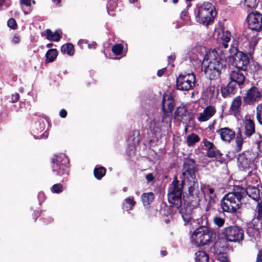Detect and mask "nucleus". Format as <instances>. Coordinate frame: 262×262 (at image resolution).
Masks as SVG:
<instances>
[{"instance_id":"obj_52","label":"nucleus","mask_w":262,"mask_h":262,"mask_svg":"<svg viewBox=\"0 0 262 262\" xmlns=\"http://www.w3.org/2000/svg\"><path fill=\"white\" fill-rule=\"evenodd\" d=\"M145 178H146V179L147 180V181H148V182L152 181L154 180V177L152 174L151 173H148L146 176Z\"/></svg>"},{"instance_id":"obj_29","label":"nucleus","mask_w":262,"mask_h":262,"mask_svg":"<svg viewBox=\"0 0 262 262\" xmlns=\"http://www.w3.org/2000/svg\"><path fill=\"white\" fill-rule=\"evenodd\" d=\"M142 200L144 206L149 205L154 199V194L152 192L144 193L142 195Z\"/></svg>"},{"instance_id":"obj_49","label":"nucleus","mask_w":262,"mask_h":262,"mask_svg":"<svg viewBox=\"0 0 262 262\" xmlns=\"http://www.w3.org/2000/svg\"><path fill=\"white\" fill-rule=\"evenodd\" d=\"M254 140L256 144H257L259 141L262 140V136L258 133H255L254 135Z\"/></svg>"},{"instance_id":"obj_62","label":"nucleus","mask_w":262,"mask_h":262,"mask_svg":"<svg viewBox=\"0 0 262 262\" xmlns=\"http://www.w3.org/2000/svg\"><path fill=\"white\" fill-rule=\"evenodd\" d=\"M161 253L163 256H165L166 255V252L165 251H161Z\"/></svg>"},{"instance_id":"obj_23","label":"nucleus","mask_w":262,"mask_h":262,"mask_svg":"<svg viewBox=\"0 0 262 262\" xmlns=\"http://www.w3.org/2000/svg\"><path fill=\"white\" fill-rule=\"evenodd\" d=\"M245 135L251 136L255 133V126L253 121L251 119H246L245 121Z\"/></svg>"},{"instance_id":"obj_21","label":"nucleus","mask_w":262,"mask_h":262,"mask_svg":"<svg viewBox=\"0 0 262 262\" xmlns=\"http://www.w3.org/2000/svg\"><path fill=\"white\" fill-rule=\"evenodd\" d=\"M231 40V33L228 31H222L219 35L220 46L226 49L228 47V43Z\"/></svg>"},{"instance_id":"obj_43","label":"nucleus","mask_w":262,"mask_h":262,"mask_svg":"<svg viewBox=\"0 0 262 262\" xmlns=\"http://www.w3.org/2000/svg\"><path fill=\"white\" fill-rule=\"evenodd\" d=\"M51 190L54 193H59L62 191V186L60 184H56L51 188Z\"/></svg>"},{"instance_id":"obj_14","label":"nucleus","mask_w":262,"mask_h":262,"mask_svg":"<svg viewBox=\"0 0 262 262\" xmlns=\"http://www.w3.org/2000/svg\"><path fill=\"white\" fill-rule=\"evenodd\" d=\"M249 62V58L247 55L242 52H238L233 57L232 64L235 68L246 71Z\"/></svg>"},{"instance_id":"obj_41","label":"nucleus","mask_w":262,"mask_h":262,"mask_svg":"<svg viewBox=\"0 0 262 262\" xmlns=\"http://www.w3.org/2000/svg\"><path fill=\"white\" fill-rule=\"evenodd\" d=\"M208 91L212 97H217L219 94V89L214 85L210 86L208 88Z\"/></svg>"},{"instance_id":"obj_30","label":"nucleus","mask_w":262,"mask_h":262,"mask_svg":"<svg viewBox=\"0 0 262 262\" xmlns=\"http://www.w3.org/2000/svg\"><path fill=\"white\" fill-rule=\"evenodd\" d=\"M57 56V51L56 49H52L48 51L46 54V61L53 62Z\"/></svg>"},{"instance_id":"obj_24","label":"nucleus","mask_w":262,"mask_h":262,"mask_svg":"<svg viewBox=\"0 0 262 262\" xmlns=\"http://www.w3.org/2000/svg\"><path fill=\"white\" fill-rule=\"evenodd\" d=\"M188 113L184 106L178 107L175 112L177 117H180L181 121H186L188 118Z\"/></svg>"},{"instance_id":"obj_54","label":"nucleus","mask_w":262,"mask_h":262,"mask_svg":"<svg viewBox=\"0 0 262 262\" xmlns=\"http://www.w3.org/2000/svg\"><path fill=\"white\" fill-rule=\"evenodd\" d=\"M19 41L20 39L18 36H14L12 39V42L15 44L19 43Z\"/></svg>"},{"instance_id":"obj_25","label":"nucleus","mask_w":262,"mask_h":262,"mask_svg":"<svg viewBox=\"0 0 262 262\" xmlns=\"http://www.w3.org/2000/svg\"><path fill=\"white\" fill-rule=\"evenodd\" d=\"M242 104V99L240 96L236 97L232 101L230 110L234 114H237L239 112L240 107Z\"/></svg>"},{"instance_id":"obj_8","label":"nucleus","mask_w":262,"mask_h":262,"mask_svg":"<svg viewBox=\"0 0 262 262\" xmlns=\"http://www.w3.org/2000/svg\"><path fill=\"white\" fill-rule=\"evenodd\" d=\"M215 237L213 230H193L190 233L191 242L197 246L206 245Z\"/></svg>"},{"instance_id":"obj_13","label":"nucleus","mask_w":262,"mask_h":262,"mask_svg":"<svg viewBox=\"0 0 262 262\" xmlns=\"http://www.w3.org/2000/svg\"><path fill=\"white\" fill-rule=\"evenodd\" d=\"M247 21L249 28L251 30H262V14L257 12L251 13L247 16Z\"/></svg>"},{"instance_id":"obj_45","label":"nucleus","mask_w":262,"mask_h":262,"mask_svg":"<svg viewBox=\"0 0 262 262\" xmlns=\"http://www.w3.org/2000/svg\"><path fill=\"white\" fill-rule=\"evenodd\" d=\"M213 221L214 224L216 225L219 228L221 227L224 224V220L220 217H215Z\"/></svg>"},{"instance_id":"obj_42","label":"nucleus","mask_w":262,"mask_h":262,"mask_svg":"<svg viewBox=\"0 0 262 262\" xmlns=\"http://www.w3.org/2000/svg\"><path fill=\"white\" fill-rule=\"evenodd\" d=\"M236 143L238 150H240L243 143V140L240 132L237 134L236 138Z\"/></svg>"},{"instance_id":"obj_12","label":"nucleus","mask_w":262,"mask_h":262,"mask_svg":"<svg viewBox=\"0 0 262 262\" xmlns=\"http://www.w3.org/2000/svg\"><path fill=\"white\" fill-rule=\"evenodd\" d=\"M257 155L247 151L243 154L239 155L238 158V166L240 168L245 170L250 168L253 164L254 159Z\"/></svg>"},{"instance_id":"obj_58","label":"nucleus","mask_w":262,"mask_h":262,"mask_svg":"<svg viewBox=\"0 0 262 262\" xmlns=\"http://www.w3.org/2000/svg\"><path fill=\"white\" fill-rule=\"evenodd\" d=\"M164 71H165V69H162L158 70L157 72V75L159 77L162 76L163 75V74H164Z\"/></svg>"},{"instance_id":"obj_47","label":"nucleus","mask_w":262,"mask_h":262,"mask_svg":"<svg viewBox=\"0 0 262 262\" xmlns=\"http://www.w3.org/2000/svg\"><path fill=\"white\" fill-rule=\"evenodd\" d=\"M256 211L258 213L257 219H260L262 217V206L258 203L256 208Z\"/></svg>"},{"instance_id":"obj_57","label":"nucleus","mask_w":262,"mask_h":262,"mask_svg":"<svg viewBox=\"0 0 262 262\" xmlns=\"http://www.w3.org/2000/svg\"><path fill=\"white\" fill-rule=\"evenodd\" d=\"M257 145V148L259 150V151L262 152V140L259 141V142L256 144Z\"/></svg>"},{"instance_id":"obj_59","label":"nucleus","mask_w":262,"mask_h":262,"mask_svg":"<svg viewBox=\"0 0 262 262\" xmlns=\"http://www.w3.org/2000/svg\"><path fill=\"white\" fill-rule=\"evenodd\" d=\"M52 1L54 4L57 5H59V4L61 2V0H52Z\"/></svg>"},{"instance_id":"obj_55","label":"nucleus","mask_w":262,"mask_h":262,"mask_svg":"<svg viewBox=\"0 0 262 262\" xmlns=\"http://www.w3.org/2000/svg\"><path fill=\"white\" fill-rule=\"evenodd\" d=\"M257 262H262V251L257 255Z\"/></svg>"},{"instance_id":"obj_18","label":"nucleus","mask_w":262,"mask_h":262,"mask_svg":"<svg viewBox=\"0 0 262 262\" xmlns=\"http://www.w3.org/2000/svg\"><path fill=\"white\" fill-rule=\"evenodd\" d=\"M244 230H225L223 236L227 241L236 242L243 239Z\"/></svg>"},{"instance_id":"obj_4","label":"nucleus","mask_w":262,"mask_h":262,"mask_svg":"<svg viewBox=\"0 0 262 262\" xmlns=\"http://www.w3.org/2000/svg\"><path fill=\"white\" fill-rule=\"evenodd\" d=\"M245 191L243 187L235 186L233 191L226 194L221 201V206L224 211L235 213L242 204Z\"/></svg>"},{"instance_id":"obj_2","label":"nucleus","mask_w":262,"mask_h":262,"mask_svg":"<svg viewBox=\"0 0 262 262\" xmlns=\"http://www.w3.org/2000/svg\"><path fill=\"white\" fill-rule=\"evenodd\" d=\"M191 52L197 56L196 60L202 61L204 71L210 79L218 77L226 67V57L219 49L207 50L205 47L198 46Z\"/></svg>"},{"instance_id":"obj_7","label":"nucleus","mask_w":262,"mask_h":262,"mask_svg":"<svg viewBox=\"0 0 262 262\" xmlns=\"http://www.w3.org/2000/svg\"><path fill=\"white\" fill-rule=\"evenodd\" d=\"M194 15L198 23L208 26L213 21L216 12L212 4L205 2L196 5Z\"/></svg>"},{"instance_id":"obj_48","label":"nucleus","mask_w":262,"mask_h":262,"mask_svg":"<svg viewBox=\"0 0 262 262\" xmlns=\"http://www.w3.org/2000/svg\"><path fill=\"white\" fill-rule=\"evenodd\" d=\"M181 18L183 19L184 21H187L189 19L188 15V12L186 10H184L181 14Z\"/></svg>"},{"instance_id":"obj_34","label":"nucleus","mask_w":262,"mask_h":262,"mask_svg":"<svg viewBox=\"0 0 262 262\" xmlns=\"http://www.w3.org/2000/svg\"><path fill=\"white\" fill-rule=\"evenodd\" d=\"M105 172L106 169L103 167H96L94 170L95 177L97 179H101L104 176Z\"/></svg>"},{"instance_id":"obj_32","label":"nucleus","mask_w":262,"mask_h":262,"mask_svg":"<svg viewBox=\"0 0 262 262\" xmlns=\"http://www.w3.org/2000/svg\"><path fill=\"white\" fill-rule=\"evenodd\" d=\"M200 141L199 137L195 134H191L187 136L186 142L189 146H193L196 143Z\"/></svg>"},{"instance_id":"obj_22","label":"nucleus","mask_w":262,"mask_h":262,"mask_svg":"<svg viewBox=\"0 0 262 262\" xmlns=\"http://www.w3.org/2000/svg\"><path fill=\"white\" fill-rule=\"evenodd\" d=\"M243 189L245 191L243 194V198L248 195L253 200L257 201L259 198V190L255 187L249 186L246 189L243 187Z\"/></svg>"},{"instance_id":"obj_37","label":"nucleus","mask_w":262,"mask_h":262,"mask_svg":"<svg viewBox=\"0 0 262 262\" xmlns=\"http://www.w3.org/2000/svg\"><path fill=\"white\" fill-rule=\"evenodd\" d=\"M246 232L251 238V240H257L260 236L259 230H246Z\"/></svg>"},{"instance_id":"obj_63","label":"nucleus","mask_w":262,"mask_h":262,"mask_svg":"<svg viewBox=\"0 0 262 262\" xmlns=\"http://www.w3.org/2000/svg\"><path fill=\"white\" fill-rule=\"evenodd\" d=\"M172 2L174 4H177L178 2V0H172Z\"/></svg>"},{"instance_id":"obj_6","label":"nucleus","mask_w":262,"mask_h":262,"mask_svg":"<svg viewBox=\"0 0 262 262\" xmlns=\"http://www.w3.org/2000/svg\"><path fill=\"white\" fill-rule=\"evenodd\" d=\"M245 191L243 187L235 186L233 191L226 194L221 201V206L224 211L235 213L242 204Z\"/></svg>"},{"instance_id":"obj_44","label":"nucleus","mask_w":262,"mask_h":262,"mask_svg":"<svg viewBox=\"0 0 262 262\" xmlns=\"http://www.w3.org/2000/svg\"><path fill=\"white\" fill-rule=\"evenodd\" d=\"M202 142L204 144V145L206 149L207 150L210 149L212 148H214V147H215V146L212 143L207 140L206 139H204Z\"/></svg>"},{"instance_id":"obj_40","label":"nucleus","mask_w":262,"mask_h":262,"mask_svg":"<svg viewBox=\"0 0 262 262\" xmlns=\"http://www.w3.org/2000/svg\"><path fill=\"white\" fill-rule=\"evenodd\" d=\"M123 47L121 44H116L113 46L112 51L117 55H120L122 52Z\"/></svg>"},{"instance_id":"obj_1","label":"nucleus","mask_w":262,"mask_h":262,"mask_svg":"<svg viewBox=\"0 0 262 262\" xmlns=\"http://www.w3.org/2000/svg\"><path fill=\"white\" fill-rule=\"evenodd\" d=\"M196 165L193 160L188 159L185 161L182 182L174 177L168 187V200L172 207L180 209L182 206L183 185L188 186L190 195L193 196H198L200 190L199 183L196 178Z\"/></svg>"},{"instance_id":"obj_15","label":"nucleus","mask_w":262,"mask_h":262,"mask_svg":"<svg viewBox=\"0 0 262 262\" xmlns=\"http://www.w3.org/2000/svg\"><path fill=\"white\" fill-rule=\"evenodd\" d=\"M261 97V93L254 86L249 89L244 97L243 100L245 103L250 104L258 101Z\"/></svg>"},{"instance_id":"obj_50","label":"nucleus","mask_w":262,"mask_h":262,"mask_svg":"<svg viewBox=\"0 0 262 262\" xmlns=\"http://www.w3.org/2000/svg\"><path fill=\"white\" fill-rule=\"evenodd\" d=\"M19 98V95L18 93L12 94L11 96V102L15 103L18 101Z\"/></svg>"},{"instance_id":"obj_38","label":"nucleus","mask_w":262,"mask_h":262,"mask_svg":"<svg viewBox=\"0 0 262 262\" xmlns=\"http://www.w3.org/2000/svg\"><path fill=\"white\" fill-rule=\"evenodd\" d=\"M207 155L209 158H216L221 156L219 150L215 149V147L207 150Z\"/></svg>"},{"instance_id":"obj_17","label":"nucleus","mask_w":262,"mask_h":262,"mask_svg":"<svg viewBox=\"0 0 262 262\" xmlns=\"http://www.w3.org/2000/svg\"><path fill=\"white\" fill-rule=\"evenodd\" d=\"M216 113L214 106L209 105L206 107L203 111L199 114L197 119L199 122H205L209 120Z\"/></svg>"},{"instance_id":"obj_26","label":"nucleus","mask_w":262,"mask_h":262,"mask_svg":"<svg viewBox=\"0 0 262 262\" xmlns=\"http://www.w3.org/2000/svg\"><path fill=\"white\" fill-rule=\"evenodd\" d=\"M136 202L134 201V198L129 196L124 200L122 204V208L126 211L132 210Z\"/></svg>"},{"instance_id":"obj_35","label":"nucleus","mask_w":262,"mask_h":262,"mask_svg":"<svg viewBox=\"0 0 262 262\" xmlns=\"http://www.w3.org/2000/svg\"><path fill=\"white\" fill-rule=\"evenodd\" d=\"M20 3L21 5H24L28 8L27 9H26L24 7H22L21 9L25 14H28L31 12L32 9L31 8V0H20Z\"/></svg>"},{"instance_id":"obj_61","label":"nucleus","mask_w":262,"mask_h":262,"mask_svg":"<svg viewBox=\"0 0 262 262\" xmlns=\"http://www.w3.org/2000/svg\"><path fill=\"white\" fill-rule=\"evenodd\" d=\"M207 190H208L210 194H213L214 192V189L212 188H208Z\"/></svg>"},{"instance_id":"obj_16","label":"nucleus","mask_w":262,"mask_h":262,"mask_svg":"<svg viewBox=\"0 0 262 262\" xmlns=\"http://www.w3.org/2000/svg\"><path fill=\"white\" fill-rule=\"evenodd\" d=\"M244 72H245V71L236 68L232 70L230 73V82H234L241 88V86L244 84L246 78Z\"/></svg>"},{"instance_id":"obj_27","label":"nucleus","mask_w":262,"mask_h":262,"mask_svg":"<svg viewBox=\"0 0 262 262\" xmlns=\"http://www.w3.org/2000/svg\"><path fill=\"white\" fill-rule=\"evenodd\" d=\"M196 262H209V256L204 251H199L195 253Z\"/></svg>"},{"instance_id":"obj_20","label":"nucleus","mask_w":262,"mask_h":262,"mask_svg":"<svg viewBox=\"0 0 262 262\" xmlns=\"http://www.w3.org/2000/svg\"><path fill=\"white\" fill-rule=\"evenodd\" d=\"M237 90L233 83L230 82L226 86H222L221 92L222 96L225 98L233 96L236 93Z\"/></svg>"},{"instance_id":"obj_19","label":"nucleus","mask_w":262,"mask_h":262,"mask_svg":"<svg viewBox=\"0 0 262 262\" xmlns=\"http://www.w3.org/2000/svg\"><path fill=\"white\" fill-rule=\"evenodd\" d=\"M216 132L222 140L228 142H229L235 136V132L228 127L221 128Z\"/></svg>"},{"instance_id":"obj_64","label":"nucleus","mask_w":262,"mask_h":262,"mask_svg":"<svg viewBox=\"0 0 262 262\" xmlns=\"http://www.w3.org/2000/svg\"><path fill=\"white\" fill-rule=\"evenodd\" d=\"M43 195H44V194L43 193H42V192H40L39 193V196H43Z\"/></svg>"},{"instance_id":"obj_33","label":"nucleus","mask_w":262,"mask_h":262,"mask_svg":"<svg viewBox=\"0 0 262 262\" xmlns=\"http://www.w3.org/2000/svg\"><path fill=\"white\" fill-rule=\"evenodd\" d=\"M180 213L181 214V215L184 220V221L186 223H188L189 222L191 216V209H186L185 210L184 208H181L179 210Z\"/></svg>"},{"instance_id":"obj_9","label":"nucleus","mask_w":262,"mask_h":262,"mask_svg":"<svg viewBox=\"0 0 262 262\" xmlns=\"http://www.w3.org/2000/svg\"><path fill=\"white\" fill-rule=\"evenodd\" d=\"M52 167L56 175L61 176L67 173L69 170L68 157L62 153L55 155L52 159Z\"/></svg>"},{"instance_id":"obj_28","label":"nucleus","mask_w":262,"mask_h":262,"mask_svg":"<svg viewBox=\"0 0 262 262\" xmlns=\"http://www.w3.org/2000/svg\"><path fill=\"white\" fill-rule=\"evenodd\" d=\"M47 33V38L48 40L54 41H58L59 40L61 36L60 35V33L58 31H56L53 32H52L50 29L46 30Z\"/></svg>"},{"instance_id":"obj_56","label":"nucleus","mask_w":262,"mask_h":262,"mask_svg":"<svg viewBox=\"0 0 262 262\" xmlns=\"http://www.w3.org/2000/svg\"><path fill=\"white\" fill-rule=\"evenodd\" d=\"M97 44L95 42H93L89 44L88 47L89 49H95L96 48Z\"/></svg>"},{"instance_id":"obj_36","label":"nucleus","mask_w":262,"mask_h":262,"mask_svg":"<svg viewBox=\"0 0 262 262\" xmlns=\"http://www.w3.org/2000/svg\"><path fill=\"white\" fill-rule=\"evenodd\" d=\"M259 3V0H245V4L248 10L255 9Z\"/></svg>"},{"instance_id":"obj_11","label":"nucleus","mask_w":262,"mask_h":262,"mask_svg":"<svg viewBox=\"0 0 262 262\" xmlns=\"http://www.w3.org/2000/svg\"><path fill=\"white\" fill-rule=\"evenodd\" d=\"M195 83V77L193 73L180 74L177 78V89L187 91L193 89Z\"/></svg>"},{"instance_id":"obj_5","label":"nucleus","mask_w":262,"mask_h":262,"mask_svg":"<svg viewBox=\"0 0 262 262\" xmlns=\"http://www.w3.org/2000/svg\"><path fill=\"white\" fill-rule=\"evenodd\" d=\"M245 191L243 187L235 186L233 191L226 194L221 201V206L224 211L235 213L242 204Z\"/></svg>"},{"instance_id":"obj_10","label":"nucleus","mask_w":262,"mask_h":262,"mask_svg":"<svg viewBox=\"0 0 262 262\" xmlns=\"http://www.w3.org/2000/svg\"><path fill=\"white\" fill-rule=\"evenodd\" d=\"M227 248V241L223 236L219 237L215 242L210 250L216 255V259L220 262H229L226 254L224 252Z\"/></svg>"},{"instance_id":"obj_39","label":"nucleus","mask_w":262,"mask_h":262,"mask_svg":"<svg viewBox=\"0 0 262 262\" xmlns=\"http://www.w3.org/2000/svg\"><path fill=\"white\" fill-rule=\"evenodd\" d=\"M256 117L258 122L262 125V104H259L256 107Z\"/></svg>"},{"instance_id":"obj_51","label":"nucleus","mask_w":262,"mask_h":262,"mask_svg":"<svg viewBox=\"0 0 262 262\" xmlns=\"http://www.w3.org/2000/svg\"><path fill=\"white\" fill-rule=\"evenodd\" d=\"M257 42V39L256 37L254 36V35H253L251 36V39L250 41V45L251 46H254L255 45Z\"/></svg>"},{"instance_id":"obj_46","label":"nucleus","mask_w":262,"mask_h":262,"mask_svg":"<svg viewBox=\"0 0 262 262\" xmlns=\"http://www.w3.org/2000/svg\"><path fill=\"white\" fill-rule=\"evenodd\" d=\"M8 26L10 28L15 29L16 28V23L14 18H10L7 23Z\"/></svg>"},{"instance_id":"obj_31","label":"nucleus","mask_w":262,"mask_h":262,"mask_svg":"<svg viewBox=\"0 0 262 262\" xmlns=\"http://www.w3.org/2000/svg\"><path fill=\"white\" fill-rule=\"evenodd\" d=\"M61 51L63 54H67L69 55H73L74 53L73 46L71 43L63 45L61 47Z\"/></svg>"},{"instance_id":"obj_53","label":"nucleus","mask_w":262,"mask_h":262,"mask_svg":"<svg viewBox=\"0 0 262 262\" xmlns=\"http://www.w3.org/2000/svg\"><path fill=\"white\" fill-rule=\"evenodd\" d=\"M59 114H60V116L61 118H65L67 114V111L65 110L62 109L60 111Z\"/></svg>"},{"instance_id":"obj_3","label":"nucleus","mask_w":262,"mask_h":262,"mask_svg":"<svg viewBox=\"0 0 262 262\" xmlns=\"http://www.w3.org/2000/svg\"><path fill=\"white\" fill-rule=\"evenodd\" d=\"M174 99L170 95H165L163 98L162 110L164 113L162 115L155 116L148 122V129L154 136L159 135L162 130L170 127V118L167 114L174 108Z\"/></svg>"},{"instance_id":"obj_60","label":"nucleus","mask_w":262,"mask_h":262,"mask_svg":"<svg viewBox=\"0 0 262 262\" xmlns=\"http://www.w3.org/2000/svg\"><path fill=\"white\" fill-rule=\"evenodd\" d=\"M7 3V0H0V7Z\"/></svg>"}]
</instances>
